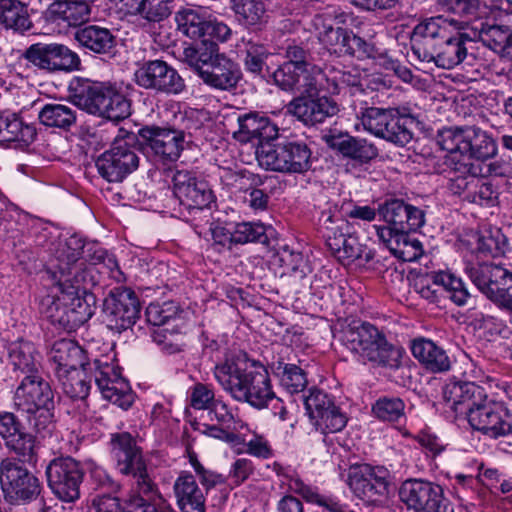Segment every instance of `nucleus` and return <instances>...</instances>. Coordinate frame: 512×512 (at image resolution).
<instances>
[{"label": "nucleus", "mask_w": 512, "mask_h": 512, "mask_svg": "<svg viewBox=\"0 0 512 512\" xmlns=\"http://www.w3.org/2000/svg\"><path fill=\"white\" fill-rule=\"evenodd\" d=\"M405 404L398 397L379 398L372 407L374 415L388 422H397L405 417Z\"/></svg>", "instance_id": "obj_56"}, {"label": "nucleus", "mask_w": 512, "mask_h": 512, "mask_svg": "<svg viewBox=\"0 0 512 512\" xmlns=\"http://www.w3.org/2000/svg\"><path fill=\"white\" fill-rule=\"evenodd\" d=\"M497 198V192L492 184L477 178V184L473 186L471 192L466 196V201L481 206H493L497 202Z\"/></svg>", "instance_id": "obj_64"}, {"label": "nucleus", "mask_w": 512, "mask_h": 512, "mask_svg": "<svg viewBox=\"0 0 512 512\" xmlns=\"http://www.w3.org/2000/svg\"><path fill=\"white\" fill-rule=\"evenodd\" d=\"M439 288L458 306L467 304L470 294L461 278L450 272L439 271L420 278L415 289L422 298L431 303L438 301Z\"/></svg>", "instance_id": "obj_23"}, {"label": "nucleus", "mask_w": 512, "mask_h": 512, "mask_svg": "<svg viewBox=\"0 0 512 512\" xmlns=\"http://www.w3.org/2000/svg\"><path fill=\"white\" fill-rule=\"evenodd\" d=\"M256 159L266 170L287 173L285 143L283 141H262L256 148Z\"/></svg>", "instance_id": "obj_47"}, {"label": "nucleus", "mask_w": 512, "mask_h": 512, "mask_svg": "<svg viewBox=\"0 0 512 512\" xmlns=\"http://www.w3.org/2000/svg\"><path fill=\"white\" fill-rule=\"evenodd\" d=\"M72 101L75 106L90 114L116 122L130 115V101L112 86H83L73 94Z\"/></svg>", "instance_id": "obj_10"}, {"label": "nucleus", "mask_w": 512, "mask_h": 512, "mask_svg": "<svg viewBox=\"0 0 512 512\" xmlns=\"http://www.w3.org/2000/svg\"><path fill=\"white\" fill-rule=\"evenodd\" d=\"M20 59L47 73L72 72L79 70L80 57L76 52L60 43H35L21 54Z\"/></svg>", "instance_id": "obj_16"}, {"label": "nucleus", "mask_w": 512, "mask_h": 512, "mask_svg": "<svg viewBox=\"0 0 512 512\" xmlns=\"http://www.w3.org/2000/svg\"><path fill=\"white\" fill-rule=\"evenodd\" d=\"M340 233L331 230L327 234L326 243L332 253L339 260L355 261L362 257L364 247L359 243L358 238L353 234L342 232L344 227H340Z\"/></svg>", "instance_id": "obj_43"}, {"label": "nucleus", "mask_w": 512, "mask_h": 512, "mask_svg": "<svg viewBox=\"0 0 512 512\" xmlns=\"http://www.w3.org/2000/svg\"><path fill=\"white\" fill-rule=\"evenodd\" d=\"M92 365L95 383L103 398L124 410L128 409L134 398L127 382L122 378L120 370L113 364L102 362L99 359L94 360Z\"/></svg>", "instance_id": "obj_22"}, {"label": "nucleus", "mask_w": 512, "mask_h": 512, "mask_svg": "<svg viewBox=\"0 0 512 512\" xmlns=\"http://www.w3.org/2000/svg\"><path fill=\"white\" fill-rule=\"evenodd\" d=\"M286 169L289 174H302L311 168L312 152L301 140H284Z\"/></svg>", "instance_id": "obj_49"}, {"label": "nucleus", "mask_w": 512, "mask_h": 512, "mask_svg": "<svg viewBox=\"0 0 512 512\" xmlns=\"http://www.w3.org/2000/svg\"><path fill=\"white\" fill-rule=\"evenodd\" d=\"M36 438L21 429L16 435L5 441L6 448L15 453L23 461L32 462L36 459Z\"/></svg>", "instance_id": "obj_55"}, {"label": "nucleus", "mask_w": 512, "mask_h": 512, "mask_svg": "<svg viewBox=\"0 0 512 512\" xmlns=\"http://www.w3.org/2000/svg\"><path fill=\"white\" fill-rule=\"evenodd\" d=\"M508 243L505 235L500 231L488 232L478 239L477 251L484 257H498L505 254Z\"/></svg>", "instance_id": "obj_59"}, {"label": "nucleus", "mask_w": 512, "mask_h": 512, "mask_svg": "<svg viewBox=\"0 0 512 512\" xmlns=\"http://www.w3.org/2000/svg\"><path fill=\"white\" fill-rule=\"evenodd\" d=\"M232 9L239 23L247 28L260 30L267 22L262 0H232Z\"/></svg>", "instance_id": "obj_45"}, {"label": "nucleus", "mask_w": 512, "mask_h": 512, "mask_svg": "<svg viewBox=\"0 0 512 512\" xmlns=\"http://www.w3.org/2000/svg\"><path fill=\"white\" fill-rule=\"evenodd\" d=\"M272 56L268 48L261 43L247 41L245 44V69L255 75L264 76L263 72L267 68V59Z\"/></svg>", "instance_id": "obj_53"}, {"label": "nucleus", "mask_w": 512, "mask_h": 512, "mask_svg": "<svg viewBox=\"0 0 512 512\" xmlns=\"http://www.w3.org/2000/svg\"><path fill=\"white\" fill-rule=\"evenodd\" d=\"M45 474L48 487L57 499L73 503L80 498L84 478L80 462L70 456L56 457L46 466Z\"/></svg>", "instance_id": "obj_15"}, {"label": "nucleus", "mask_w": 512, "mask_h": 512, "mask_svg": "<svg viewBox=\"0 0 512 512\" xmlns=\"http://www.w3.org/2000/svg\"><path fill=\"white\" fill-rule=\"evenodd\" d=\"M173 491L182 512H205V494L191 473L181 472L174 482Z\"/></svg>", "instance_id": "obj_31"}, {"label": "nucleus", "mask_w": 512, "mask_h": 512, "mask_svg": "<svg viewBox=\"0 0 512 512\" xmlns=\"http://www.w3.org/2000/svg\"><path fill=\"white\" fill-rule=\"evenodd\" d=\"M133 79L137 86L156 95H179L186 88L185 81L178 71L160 59L138 64Z\"/></svg>", "instance_id": "obj_14"}, {"label": "nucleus", "mask_w": 512, "mask_h": 512, "mask_svg": "<svg viewBox=\"0 0 512 512\" xmlns=\"http://www.w3.org/2000/svg\"><path fill=\"white\" fill-rule=\"evenodd\" d=\"M449 161L450 167L458 175L449 178L448 188L454 195L463 196L466 200V196L477 184V168L472 162L455 160V157L449 158Z\"/></svg>", "instance_id": "obj_44"}, {"label": "nucleus", "mask_w": 512, "mask_h": 512, "mask_svg": "<svg viewBox=\"0 0 512 512\" xmlns=\"http://www.w3.org/2000/svg\"><path fill=\"white\" fill-rule=\"evenodd\" d=\"M50 359L55 364L56 376L61 372H69L86 365L92 370L91 364L86 363L84 350L70 339H61L56 341L50 351Z\"/></svg>", "instance_id": "obj_33"}, {"label": "nucleus", "mask_w": 512, "mask_h": 512, "mask_svg": "<svg viewBox=\"0 0 512 512\" xmlns=\"http://www.w3.org/2000/svg\"><path fill=\"white\" fill-rule=\"evenodd\" d=\"M84 242L71 236L60 242L55 253V265L49 272L55 288L69 297L67 304L77 327L87 322L95 312L96 298L89 288L95 285L94 267L82 257Z\"/></svg>", "instance_id": "obj_2"}, {"label": "nucleus", "mask_w": 512, "mask_h": 512, "mask_svg": "<svg viewBox=\"0 0 512 512\" xmlns=\"http://www.w3.org/2000/svg\"><path fill=\"white\" fill-rule=\"evenodd\" d=\"M400 501L414 512H454L440 485L422 479H407L399 488Z\"/></svg>", "instance_id": "obj_17"}, {"label": "nucleus", "mask_w": 512, "mask_h": 512, "mask_svg": "<svg viewBox=\"0 0 512 512\" xmlns=\"http://www.w3.org/2000/svg\"><path fill=\"white\" fill-rule=\"evenodd\" d=\"M304 405L312 421L334 405V401L326 392L312 388L309 394L304 396Z\"/></svg>", "instance_id": "obj_62"}, {"label": "nucleus", "mask_w": 512, "mask_h": 512, "mask_svg": "<svg viewBox=\"0 0 512 512\" xmlns=\"http://www.w3.org/2000/svg\"><path fill=\"white\" fill-rule=\"evenodd\" d=\"M78 44L95 54H110L116 46V38L110 29L99 25H87L74 34Z\"/></svg>", "instance_id": "obj_35"}, {"label": "nucleus", "mask_w": 512, "mask_h": 512, "mask_svg": "<svg viewBox=\"0 0 512 512\" xmlns=\"http://www.w3.org/2000/svg\"><path fill=\"white\" fill-rule=\"evenodd\" d=\"M9 363L14 372H19L24 377L40 375V355L31 342L18 341L12 343L9 346Z\"/></svg>", "instance_id": "obj_37"}, {"label": "nucleus", "mask_w": 512, "mask_h": 512, "mask_svg": "<svg viewBox=\"0 0 512 512\" xmlns=\"http://www.w3.org/2000/svg\"><path fill=\"white\" fill-rule=\"evenodd\" d=\"M136 144L137 137L134 134L116 139L110 149L95 161L99 175L110 183H118L136 171L140 162Z\"/></svg>", "instance_id": "obj_12"}, {"label": "nucleus", "mask_w": 512, "mask_h": 512, "mask_svg": "<svg viewBox=\"0 0 512 512\" xmlns=\"http://www.w3.org/2000/svg\"><path fill=\"white\" fill-rule=\"evenodd\" d=\"M319 42L330 52L338 56L351 55L362 58H375V46L352 31L341 26H334L333 15L325 12L313 18Z\"/></svg>", "instance_id": "obj_9"}, {"label": "nucleus", "mask_w": 512, "mask_h": 512, "mask_svg": "<svg viewBox=\"0 0 512 512\" xmlns=\"http://www.w3.org/2000/svg\"><path fill=\"white\" fill-rule=\"evenodd\" d=\"M378 239L384 243L387 248L397 257L411 261L418 257L422 252V244L417 239H410L409 235L396 231L393 225L376 226Z\"/></svg>", "instance_id": "obj_32"}, {"label": "nucleus", "mask_w": 512, "mask_h": 512, "mask_svg": "<svg viewBox=\"0 0 512 512\" xmlns=\"http://www.w3.org/2000/svg\"><path fill=\"white\" fill-rule=\"evenodd\" d=\"M177 314V307L172 302L151 303L146 308L145 316L148 323L153 326L163 327Z\"/></svg>", "instance_id": "obj_63"}, {"label": "nucleus", "mask_w": 512, "mask_h": 512, "mask_svg": "<svg viewBox=\"0 0 512 512\" xmlns=\"http://www.w3.org/2000/svg\"><path fill=\"white\" fill-rule=\"evenodd\" d=\"M103 313L109 329L116 332L127 330L140 316L139 299L129 288H113L104 299Z\"/></svg>", "instance_id": "obj_18"}, {"label": "nucleus", "mask_w": 512, "mask_h": 512, "mask_svg": "<svg viewBox=\"0 0 512 512\" xmlns=\"http://www.w3.org/2000/svg\"><path fill=\"white\" fill-rule=\"evenodd\" d=\"M300 96H317L320 92L337 93L338 82L336 78L330 79L323 70L312 64L301 74Z\"/></svg>", "instance_id": "obj_42"}, {"label": "nucleus", "mask_w": 512, "mask_h": 512, "mask_svg": "<svg viewBox=\"0 0 512 512\" xmlns=\"http://www.w3.org/2000/svg\"><path fill=\"white\" fill-rule=\"evenodd\" d=\"M125 6L133 14L148 22H161L173 12V0H126Z\"/></svg>", "instance_id": "obj_46"}, {"label": "nucleus", "mask_w": 512, "mask_h": 512, "mask_svg": "<svg viewBox=\"0 0 512 512\" xmlns=\"http://www.w3.org/2000/svg\"><path fill=\"white\" fill-rule=\"evenodd\" d=\"M172 183L175 198L188 210H203L215 202V195L208 182L191 171H176Z\"/></svg>", "instance_id": "obj_20"}, {"label": "nucleus", "mask_w": 512, "mask_h": 512, "mask_svg": "<svg viewBox=\"0 0 512 512\" xmlns=\"http://www.w3.org/2000/svg\"><path fill=\"white\" fill-rule=\"evenodd\" d=\"M325 141L330 148L358 165L368 164L378 156L377 147L363 138L339 133L325 136Z\"/></svg>", "instance_id": "obj_27"}, {"label": "nucleus", "mask_w": 512, "mask_h": 512, "mask_svg": "<svg viewBox=\"0 0 512 512\" xmlns=\"http://www.w3.org/2000/svg\"><path fill=\"white\" fill-rule=\"evenodd\" d=\"M214 377L224 391L257 409L275 398L267 369L246 359H226L214 367Z\"/></svg>", "instance_id": "obj_3"}, {"label": "nucleus", "mask_w": 512, "mask_h": 512, "mask_svg": "<svg viewBox=\"0 0 512 512\" xmlns=\"http://www.w3.org/2000/svg\"><path fill=\"white\" fill-rule=\"evenodd\" d=\"M465 273L487 299L512 313V270L494 262L467 263Z\"/></svg>", "instance_id": "obj_8"}, {"label": "nucleus", "mask_w": 512, "mask_h": 512, "mask_svg": "<svg viewBox=\"0 0 512 512\" xmlns=\"http://www.w3.org/2000/svg\"><path fill=\"white\" fill-rule=\"evenodd\" d=\"M93 1L55 0L45 10L47 21L77 27L90 19Z\"/></svg>", "instance_id": "obj_28"}, {"label": "nucleus", "mask_w": 512, "mask_h": 512, "mask_svg": "<svg viewBox=\"0 0 512 512\" xmlns=\"http://www.w3.org/2000/svg\"><path fill=\"white\" fill-rule=\"evenodd\" d=\"M312 422L321 433H336L346 426L347 417L334 404L328 410L321 413L319 417L312 420Z\"/></svg>", "instance_id": "obj_60"}, {"label": "nucleus", "mask_w": 512, "mask_h": 512, "mask_svg": "<svg viewBox=\"0 0 512 512\" xmlns=\"http://www.w3.org/2000/svg\"><path fill=\"white\" fill-rule=\"evenodd\" d=\"M448 11L459 16L445 18L436 16L415 26L411 37L413 54L421 61L434 62L443 69H451L462 63L467 56V37L457 32L469 23V19L480 17L487 8L485 0H440Z\"/></svg>", "instance_id": "obj_1"}, {"label": "nucleus", "mask_w": 512, "mask_h": 512, "mask_svg": "<svg viewBox=\"0 0 512 512\" xmlns=\"http://www.w3.org/2000/svg\"><path fill=\"white\" fill-rule=\"evenodd\" d=\"M136 137L139 149L162 163L175 162L184 149L185 134L182 130L150 125L139 129Z\"/></svg>", "instance_id": "obj_13"}, {"label": "nucleus", "mask_w": 512, "mask_h": 512, "mask_svg": "<svg viewBox=\"0 0 512 512\" xmlns=\"http://www.w3.org/2000/svg\"><path fill=\"white\" fill-rule=\"evenodd\" d=\"M86 366L61 372L57 376L64 394L74 400H85L91 389V379L86 374Z\"/></svg>", "instance_id": "obj_48"}, {"label": "nucleus", "mask_w": 512, "mask_h": 512, "mask_svg": "<svg viewBox=\"0 0 512 512\" xmlns=\"http://www.w3.org/2000/svg\"><path fill=\"white\" fill-rule=\"evenodd\" d=\"M347 483L354 495L368 505L382 502L388 493L387 470L368 464L350 467Z\"/></svg>", "instance_id": "obj_19"}, {"label": "nucleus", "mask_w": 512, "mask_h": 512, "mask_svg": "<svg viewBox=\"0 0 512 512\" xmlns=\"http://www.w3.org/2000/svg\"><path fill=\"white\" fill-rule=\"evenodd\" d=\"M470 426L483 434L498 438L512 431L511 417L501 402L483 401L466 417Z\"/></svg>", "instance_id": "obj_21"}, {"label": "nucleus", "mask_w": 512, "mask_h": 512, "mask_svg": "<svg viewBox=\"0 0 512 512\" xmlns=\"http://www.w3.org/2000/svg\"><path fill=\"white\" fill-rule=\"evenodd\" d=\"M239 129L234 132L235 138L242 142L259 139L260 142L270 140L277 134V128L269 118L257 113H248L238 117Z\"/></svg>", "instance_id": "obj_36"}, {"label": "nucleus", "mask_w": 512, "mask_h": 512, "mask_svg": "<svg viewBox=\"0 0 512 512\" xmlns=\"http://www.w3.org/2000/svg\"><path fill=\"white\" fill-rule=\"evenodd\" d=\"M487 394L484 388L473 382L452 383L446 386L444 390V398L450 408L457 415L466 417L471 411L486 400Z\"/></svg>", "instance_id": "obj_29"}, {"label": "nucleus", "mask_w": 512, "mask_h": 512, "mask_svg": "<svg viewBox=\"0 0 512 512\" xmlns=\"http://www.w3.org/2000/svg\"><path fill=\"white\" fill-rule=\"evenodd\" d=\"M304 72L291 63H283L272 74L273 81L280 89L288 92L300 90L301 74Z\"/></svg>", "instance_id": "obj_58"}, {"label": "nucleus", "mask_w": 512, "mask_h": 512, "mask_svg": "<svg viewBox=\"0 0 512 512\" xmlns=\"http://www.w3.org/2000/svg\"><path fill=\"white\" fill-rule=\"evenodd\" d=\"M274 373L280 378L281 385L291 394L302 392L307 386L305 371L299 366L278 360L273 363Z\"/></svg>", "instance_id": "obj_51"}, {"label": "nucleus", "mask_w": 512, "mask_h": 512, "mask_svg": "<svg viewBox=\"0 0 512 512\" xmlns=\"http://www.w3.org/2000/svg\"><path fill=\"white\" fill-rule=\"evenodd\" d=\"M378 210L385 222L406 235L418 231L425 223L424 211L402 199L386 200Z\"/></svg>", "instance_id": "obj_25"}, {"label": "nucleus", "mask_w": 512, "mask_h": 512, "mask_svg": "<svg viewBox=\"0 0 512 512\" xmlns=\"http://www.w3.org/2000/svg\"><path fill=\"white\" fill-rule=\"evenodd\" d=\"M0 25L24 34L33 27L26 4L19 0H0Z\"/></svg>", "instance_id": "obj_41"}, {"label": "nucleus", "mask_w": 512, "mask_h": 512, "mask_svg": "<svg viewBox=\"0 0 512 512\" xmlns=\"http://www.w3.org/2000/svg\"><path fill=\"white\" fill-rule=\"evenodd\" d=\"M267 241L266 229L261 223L241 222L237 223L232 230V242L234 244L266 243Z\"/></svg>", "instance_id": "obj_57"}, {"label": "nucleus", "mask_w": 512, "mask_h": 512, "mask_svg": "<svg viewBox=\"0 0 512 512\" xmlns=\"http://www.w3.org/2000/svg\"><path fill=\"white\" fill-rule=\"evenodd\" d=\"M209 16L198 10L184 8L176 12L175 21L178 30L191 39H205V30Z\"/></svg>", "instance_id": "obj_50"}, {"label": "nucleus", "mask_w": 512, "mask_h": 512, "mask_svg": "<svg viewBox=\"0 0 512 512\" xmlns=\"http://www.w3.org/2000/svg\"><path fill=\"white\" fill-rule=\"evenodd\" d=\"M393 109H383L378 107L366 108L362 113L361 121L368 132L376 137L383 136L385 122L389 120V116Z\"/></svg>", "instance_id": "obj_61"}, {"label": "nucleus", "mask_w": 512, "mask_h": 512, "mask_svg": "<svg viewBox=\"0 0 512 512\" xmlns=\"http://www.w3.org/2000/svg\"><path fill=\"white\" fill-rule=\"evenodd\" d=\"M200 78L213 89L228 91L236 87L241 78V70L236 62L221 53Z\"/></svg>", "instance_id": "obj_30"}, {"label": "nucleus", "mask_w": 512, "mask_h": 512, "mask_svg": "<svg viewBox=\"0 0 512 512\" xmlns=\"http://www.w3.org/2000/svg\"><path fill=\"white\" fill-rule=\"evenodd\" d=\"M342 341L364 361L389 368H398L400 365V349L389 343L383 331L369 322H351L343 330Z\"/></svg>", "instance_id": "obj_6"}, {"label": "nucleus", "mask_w": 512, "mask_h": 512, "mask_svg": "<svg viewBox=\"0 0 512 512\" xmlns=\"http://www.w3.org/2000/svg\"><path fill=\"white\" fill-rule=\"evenodd\" d=\"M38 119L47 128L69 131L76 124L77 111L69 104L47 103L40 108Z\"/></svg>", "instance_id": "obj_40"}, {"label": "nucleus", "mask_w": 512, "mask_h": 512, "mask_svg": "<svg viewBox=\"0 0 512 512\" xmlns=\"http://www.w3.org/2000/svg\"><path fill=\"white\" fill-rule=\"evenodd\" d=\"M0 484L5 500L17 505L35 501L42 491L39 478L13 458L1 461Z\"/></svg>", "instance_id": "obj_11"}, {"label": "nucleus", "mask_w": 512, "mask_h": 512, "mask_svg": "<svg viewBox=\"0 0 512 512\" xmlns=\"http://www.w3.org/2000/svg\"><path fill=\"white\" fill-rule=\"evenodd\" d=\"M68 296H65L63 291H58L53 295H47L41 300L40 310L44 317H46L51 324L63 329L67 332L76 330L77 324L72 312H70Z\"/></svg>", "instance_id": "obj_34"}, {"label": "nucleus", "mask_w": 512, "mask_h": 512, "mask_svg": "<svg viewBox=\"0 0 512 512\" xmlns=\"http://www.w3.org/2000/svg\"><path fill=\"white\" fill-rule=\"evenodd\" d=\"M36 128L11 110H0V144L17 148L29 146L36 138Z\"/></svg>", "instance_id": "obj_26"}, {"label": "nucleus", "mask_w": 512, "mask_h": 512, "mask_svg": "<svg viewBox=\"0 0 512 512\" xmlns=\"http://www.w3.org/2000/svg\"><path fill=\"white\" fill-rule=\"evenodd\" d=\"M111 445L119 472L135 479L134 488L125 499L122 512H157L155 501L161 496L148 474L136 441L130 434L121 433L113 435Z\"/></svg>", "instance_id": "obj_4"}, {"label": "nucleus", "mask_w": 512, "mask_h": 512, "mask_svg": "<svg viewBox=\"0 0 512 512\" xmlns=\"http://www.w3.org/2000/svg\"><path fill=\"white\" fill-rule=\"evenodd\" d=\"M220 54L215 41L202 39L184 48L183 61L200 77Z\"/></svg>", "instance_id": "obj_39"}, {"label": "nucleus", "mask_w": 512, "mask_h": 512, "mask_svg": "<svg viewBox=\"0 0 512 512\" xmlns=\"http://www.w3.org/2000/svg\"><path fill=\"white\" fill-rule=\"evenodd\" d=\"M442 150L450 153L449 158L469 161H486L496 156L497 145L485 131L476 127L444 128L436 136Z\"/></svg>", "instance_id": "obj_7"}, {"label": "nucleus", "mask_w": 512, "mask_h": 512, "mask_svg": "<svg viewBox=\"0 0 512 512\" xmlns=\"http://www.w3.org/2000/svg\"><path fill=\"white\" fill-rule=\"evenodd\" d=\"M339 105L327 96H298L287 105V112L307 126L323 123L339 112Z\"/></svg>", "instance_id": "obj_24"}, {"label": "nucleus", "mask_w": 512, "mask_h": 512, "mask_svg": "<svg viewBox=\"0 0 512 512\" xmlns=\"http://www.w3.org/2000/svg\"><path fill=\"white\" fill-rule=\"evenodd\" d=\"M14 406L26 416L37 433H51L54 428V393L41 375L24 377L15 390Z\"/></svg>", "instance_id": "obj_5"}, {"label": "nucleus", "mask_w": 512, "mask_h": 512, "mask_svg": "<svg viewBox=\"0 0 512 512\" xmlns=\"http://www.w3.org/2000/svg\"><path fill=\"white\" fill-rule=\"evenodd\" d=\"M475 29L479 31V39L484 45L501 52L512 34L507 26L491 25L484 22H481L480 27H475Z\"/></svg>", "instance_id": "obj_54"}, {"label": "nucleus", "mask_w": 512, "mask_h": 512, "mask_svg": "<svg viewBox=\"0 0 512 512\" xmlns=\"http://www.w3.org/2000/svg\"><path fill=\"white\" fill-rule=\"evenodd\" d=\"M413 356L431 372H445L451 367L450 359L444 349L438 347L433 341L417 339L412 342Z\"/></svg>", "instance_id": "obj_38"}, {"label": "nucleus", "mask_w": 512, "mask_h": 512, "mask_svg": "<svg viewBox=\"0 0 512 512\" xmlns=\"http://www.w3.org/2000/svg\"><path fill=\"white\" fill-rule=\"evenodd\" d=\"M411 124L412 121L409 118L400 115L397 110L393 109L389 120L385 122L383 136L380 138L399 146H405L413 138Z\"/></svg>", "instance_id": "obj_52"}]
</instances>
